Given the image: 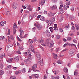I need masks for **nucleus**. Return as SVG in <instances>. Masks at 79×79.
<instances>
[{
  "label": "nucleus",
  "mask_w": 79,
  "mask_h": 79,
  "mask_svg": "<svg viewBox=\"0 0 79 79\" xmlns=\"http://www.w3.org/2000/svg\"><path fill=\"white\" fill-rule=\"evenodd\" d=\"M37 67V64H35L32 67V69L33 71H35V72H39V70H36Z\"/></svg>",
  "instance_id": "obj_1"
},
{
  "label": "nucleus",
  "mask_w": 79,
  "mask_h": 79,
  "mask_svg": "<svg viewBox=\"0 0 79 79\" xmlns=\"http://www.w3.org/2000/svg\"><path fill=\"white\" fill-rule=\"evenodd\" d=\"M14 27L13 28V34L15 35L16 32V24L15 23L14 25Z\"/></svg>",
  "instance_id": "obj_2"
},
{
  "label": "nucleus",
  "mask_w": 79,
  "mask_h": 79,
  "mask_svg": "<svg viewBox=\"0 0 79 79\" xmlns=\"http://www.w3.org/2000/svg\"><path fill=\"white\" fill-rule=\"evenodd\" d=\"M19 31H20V35H19V37L21 38V39H23V37L22 36L24 34V31L23 30L22 28H20L19 30Z\"/></svg>",
  "instance_id": "obj_3"
},
{
  "label": "nucleus",
  "mask_w": 79,
  "mask_h": 79,
  "mask_svg": "<svg viewBox=\"0 0 79 79\" xmlns=\"http://www.w3.org/2000/svg\"><path fill=\"white\" fill-rule=\"evenodd\" d=\"M29 48L31 50V52H33V53H34V47L33 45H31L29 46Z\"/></svg>",
  "instance_id": "obj_4"
},
{
  "label": "nucleus",
  "mask_w": 79,
  "mask_h": 79,
  "mask_svg": "<svg viewBox=\"0 0 79 79\" xmlns=\"http://www.w3.org/2000/svg\"><path fill=\"white\" fill-rule=\"evenodd\" d=\"M74 49H71L69 51V53L70 55H73V54L74 53Z\"/></svg>",
  "instance_id": "obj_5"
},
{
  "label": "nucleus",
  "mask_w": 79,
  "mask_h": 79,
  "mask_svg": "<svg viewBox=\"0 0 79 79\" xmlns=\"http://www.w3.org/2000/svg\"><path fill=\"white\" fill-rule=\"evenodd\" d=\"M17 6L18 4L14 3L13 4V8L14 9V10H15V9H16Z\"/></svg>",
  "instance_id": "obj_6"
},
{
  "label": "nucleus",
  "mask_w": 79,
  "mask_h": 79,
  "mask_svg": "<svg viewBox=\"0 0 79 79\" xmlns=\"http://www.w3.org/2000/svg\"><path fill=\"white\" fill-rule=\"evenodd\" d=\"M50 9L51 10H57V7H56V5H54L52 7L50 8Z\"/></svg>",
  "instance_id": "obj_7"
},
{
  "label": "nucleus",
  "mask_w": 79,
  "mask_h": 79,
  "mask_svg": "<svg viewBox=\"0 0 79 79\" xmlns=\"http://www.w3.org/2000/svg\"><path fill=\"white\" fill-rule=\"evenodd\" d=\"M45 0H42L39 2V4L40 5H44V4L45 3Z\"/></svg>",
  "instance_id": "obj_8"
},
{
  "label": "nucleus",
  "mask_w": 79,
  "mask_h": 79,
  "mask_svg": "<svg viewBox=\"0 0 79 79\" xmlns=\"http://www.w3.org/2000/svg\"><path fill=\"white\" fill-rule=\"evenodd\" d=\"M37 58H40V54L38 52H36Z\"/></svg>",
  "instance_id": "obj_9"
},
{
  "label": "nucleus",
  "mask_w": 79,
  "mask_h": 79,
  "mask_svg": "<svg viewBox=\"0 0 79 79\" xmlns=\"http://www.w3.org/2000/svg\"><path fill=\"white\" fill-rule=\"evenodd\" d=\"M6 12L7 16H10V10H7L6 11Z\"/></svg>",
  "instance_id": "obj_10"
},
{
  "label": "nucleus",
  "mask_w": 79,
  "mask_h": 79,
  "mask_svg": "<svg viewBox=\"0 0 79 79\" xmlns=\"http://www.w3.org/2000/svg\"><path fill=\"white\" fill-rule=\"evenodd\" d=\"M25 63H31V60L29 59H26L24 60V61Z\"/></svg>",
  "instance_id": "obj_11"
},
{
  "label": "nucleus",
  "mask_w": 79,
  "mask_h": 79,
  "mask_svg": "<svg viewBox=\"0 0 79 79\" xmlns=\"http://www.w3.org/2000/svg\"><path fill=\"white\" fill-rule=\"evenodd\" d=\"M13 58L11 59H8L6 60L7 62L8 63H11V62H13Z\"/></svg>",
  "instance_id": "obj_12"
},
{
  "label": "nucleus",
  "mask_w": 79,
  "mask_h": 79,
  "mask_svg": "<svg viewBox=\"0 0 79 79\" xmlns=\"http://www.w3.org/2000/svg\"><path fill=\"white\" fill-rule=\"evenodd\" d=\"M75 27L77 31H78L79 29V25L78 24L76 23L75 24Z\"/></svg>",
  "instance_id": "obj_13"
},
{
  "label": "nucleus",
  "mask_w": 79,
  "mask_h": 79,
  "mask_svg": "<svg viewBox=\"0 0 79 79\" xmlns=\"http://www.w3.org/2000/svg\"><path fill=\"white\" fill-rule=\"evenodd\" d=\"M53 58L54 59H56L58 58V56H57V54L53 53Z\"/></svg>",
  "instance_id": "obj_14"
},
{
  "label": "nucleus",
  "mask_w": 79,
  "mask_h": 79,
  "mask_svg": "<svg viewBox=\"0 0 79 79\" xmlns=\"http://www.w3.org/2000/svg\"><path fill=\"white\" fill-rule=\"evenodd\" d=\"M14 60L15 61H18L19 60V57L16 56L14 58Z\"/></svg>",
  "instance_id": "obj_15"
},
{
  "label": "nucleus",
  "mask_w": 79,
  "mask_h": 79,
  "mask_svg": "<svg viewBox=\"0 0 79 79\" xmlns=\"http://www.w3.org/2000/svg\"><path fill=\"white\" fill-rule=\"evenodd\" d=\"M37 27V29H39V30H40L41 29H42V26L41 25H39L38 26H36Z\"/></svg>",
  "instance_id": "obj_16"
},
{
  "label": "nucleus",
  "mask_w": 79,
  "mask_h": 79,
  "mask_svg": "<svg viewBox=\"0 0 79 79\" xmlns=\"http://www.w3.org/2000/svg\"><path fill=\"white\" fill-rule=\"evenodd\" d=\"M68 68H67L66 67H65L64 69V73H68Z\"/></svg>",
  "instance_id": "obj_17"
},
{
  "label": "nucleus",
  "mask_w": 79,
  "mask_h": 79,
  "mask_svg": "<svg viewBox=\"0 0 79 79\" xmlns=\"http://www.w3.org/2000/svg\"><path fill=\"white\" fill-rule=\"evenodd\" d=\"M28 10H32V8H31V6L29 5H27L26 6Z\"/></svg>",
  "instance_id": "obj_18"
},
{
  "label": "nucleus",
  "mask_w": 79,
  "mask_h": 79,
  "mask_svg": "<svg viewBox=\"0 0 79 79\" xmlns=\"http://www.w3.org/2000/svg\"><path fill=\"white\" fill-rule=\"evenodd\" d=\"M40 19L41 21H45V18L43 16H41L40 18Z\"/></svg>",
  "instance_id": "obj_19"
},
{
  "label": "nucleus",
  "mask_w": 79,
  "mask_h": 79,
  "mask_svg": "<svg viewBox=\"0 0 79 79\" xmlns=\"http://www.w3.org/2000/svg\"><path fill=\"white\" fill-rule=\"evenodd\" d=\"M6 22H1V23H0V24L1 25V26H4V24H6Z\"/></svg>",
  "instance_id": "obj_20"
},
{
  "label": "nucleus",
  "mask_w": 79,
  "mask_h": 79,
  "mask_svg": "<svg viewBox=\"0 0 79 79\" xmlns=\"http://www.w3.org/2000/svg\"><path fill=\"white\" fill-rule=\"evenodd\" d=\"M64 18V17H63V15H61L60 18V22L62 21H63V19Z\"/></svg>",
  "instance_id": "obj_21"
},
{
  "label": "nucleus",
  "mask_w": 79,
  "mask_h": 79,
  "mask_svg": "<svg viewBox=\"0 0 79 79\" xmlns=\"http://www.w3.org/2000/svg\"><path fill=\"white\" fill-rule=\"evenodd\" d=\"M72 39V38H71V37H68L67 38V40L68 41H71V40Z\"/></svg>",
  "instance_id": "obj_22"
},
{
  "label": "nucleus",
  "mask_w": 79,
  "mask_h": 79,
  "mask_svg": "<svg viewBox=\"0 0 79 79\" xmlns=\"http://www.w3.org/2000/svg\"><path fill=\"white\" fill-rule=\"evenodd\" d=\"M50 19L52 23H54V22H55V18L54 17H53L51 19Z\"/></svg>",
  "instance_id": "obj_23"
},
{
  "label": "nucleus",
  "mask_w": 79,
  "mask_h": 79,
  "mask_svg": "<svg viewBox=\"0 0 79 79\" xmlns=\"http://www.w3.org/2000/svg\"><path fill=\"white\" fill-rule=\"evenodd\" d=\"M13 46V44L11 43H8L7 45V47L8 48H10V47H11Z\"/></svg>",
  "instance_id": "obj_24"
},
{
  "label": "nucleus",
  "mask_w": 79,
  "mask_h": 79,
  "mask_svg": "<svg viewBox=\"0 0 79 79\" xmlns=\"http://www.w3.org/2000/svg\"><path fill=\"white\" fill-rule=\"evenodd\" d=\"M40 59L39 60H38V63H41V62H42V58H39Z\"/></svg>",
  "instance_id": "obj_25"
},
{
  "label": "nucleus",
  "mask_w": 79,
  "mask_h": 79,
  "mask_svg": "<svg viewBox=\"0 0 79 79\" xmlns=\"http://www.w3.org/2000/svg\"><path fill=\"white\" fill-rule=\"evenodd\" d=\"M22 72L23 73H26V68H23V69H22Z\"/></svg>",
  "instance_id": "obj_26"
},
{
  "label": "nucleus",
  "mask_w": 79,
  "mask_h": 79,
  "mask_svg": "<svg viewBox=\"0 0 79 79\" xmlns=\"http://www.w3.org/2000/svg\"><path fill=\"white\" fill-rule=\"evenodd\" d=\"M28 42L29 44H32L33 43V41L31 40V39H29L28 40Z\"/></svg>",
  "instance_id": "obj_27"
},
{
  "label": "nucleus",
  "mask_w": 79,
  "mask_h": 79,
  "mask_svg": "<svg viewBox=\"0 0 79 79\" xmlns=\"http://www.w3.org/2000/svg\"><path fill=\"white\" fill-rule=\"evenodd\" d=\"M59 31L60 32H63V28H60L59 29Z\"/></svg>",
  "instance_id": "obj_28"
},
{
  "label": "nucleus",
  "mask_w": 79,
  "mask_h": 79,
  "mask_svg": "<svg viewBox=\"0 0 79 79\" xmlns=\"http://www.w3.org/2000/svg\"><path fill=\"white\" fill-rule=\"evenodd\" d=\"M59 72L58 71H54V74H55V75H56V74H58Z\"/></svg>",
  "instance_id": "obj_29"
},
{
  "label": "nucleus",
  "mask_w": 79,
  "mask_h": 79,
  "mask_svg": "<svg viewBox=\"0 0 79 79\" xmlns=\"http://www.w3.org/2000/svg\"><path fill=\"white\" fill-rule=\"evenodd\" d=\"M4 39H5V37L4 36H0V40H3Z\"/></svg>",
  "instance_id": "obj_30"
},
{
  "label": "nucleus",
  "mask_w": 79,
  "mask_h": 79,
  "mask_svg": "<svg viewBox=\"0 0 79 79\" xmlns=\"http://www.w3.org/2000/svg\"><path fill=\"white\" fill-rule=\"evenodd\" d=\"M3 74H4V72L2 70H1L0 74L1 76H2L3 75Z\"/></svg>",
  "instance_id": "obj_31"
},
{
  "label": "nucleus",
  "mask_w": 79,
  "mask_h": 79,
  "mask_svg": "<svg viewBox=\"0 0 79 79\" xmlns=\"http://www.w3.org/2000/svg\"><path fill=\"white\" fill-rule=\"evenodd\" d=\"M33 40L34 42H36L37 40V39L36 38H34L33 39Z\"/></svg>",
  "instance_id": "obj_32"
},
{
  "label": "nucleus",
  "mask_w": 79,
  "mask_h": 79,
  "mask_svg": "<svg viewBox=\"0 0 79 79\" xmlns=\"http://www.w3.org/2000/svg\"><path fill=\"white\" fill-rule=\"evenodd\" d=\"M49 29L51 32H53V27H49Z\"/></svg>",
  "instance_id": "obj_33"
},
{
  "label": "nucleus",
  "mask_w": 79,
  "mask_h": 79,
  "mask_svg": "<svg viewBox=\"0 0 79 79\" xmlns=\"http://www.w3.org/2000/svg\"><path fill=\"white\" fill-rule=\"evenodd\" d=\"M10 38L11 40H14V38L13 37V35H11L10 36Z\"/></svg>",
  "instance_id": "obj_34"
},
{
  "label": "nucleus",
  "mask_w": 79,
  "mask_h": 79,
  "mask_svg": "<svg viewBox=\"0 0 79 79\" xmlns=\"http://www.w3.org/2000/svg\"><path fill=\"white\" fill-rule=\"evenodd\" d=\"M53 46V42H52L50 43V46H49V47H50L51 48V47H52Z\"/></svg>",
  "instance_id": "obj_35"
},
{
  "label": "nucleus",
  "mask_w": 79,
  "mask_h": 79,
  "mask_svg": "<svg viewBox=\"0 0 79 79\" xmlns=\"http://www.w3.org/2000/svg\"><path fill=\"white\" fill-rule=\"evenodd\" d=\"M10 78L11 79H16V78L15 76H12L10 77Z\"/></svg>",
  "instance_id": "obj_36"
},
{
  "label": "nucleus",
  "mask_w": 79,
  "mask_h": 79,
  "mask_svg": "<svg viewBox=\"0 0 79 79\" xmlns=\"http://www.w3.org/2000/svg\"><path fill=\"white\" fill-rule=\"evenodd\" d=\"M74 75L75 76H77V71H75L74 72Z\"/></svg>",
  "instance_id": "obj_37"
},
{
  "label": "nucleus",
  "mask_w": 79,
  "mask_h": 79,
  "mask_svg": "<svg viewBox=\"0 0 79 79\" xmlns=\"http://www.w3.org/2000/svg\"><path fill=\"white\" fill-rule=\"evenodd\" d=\"M21 72L20 71H17L15 72V74H19V73H21Z\"/></svg>",
  "instance_id": "obj_38"
},
{
  "label": "nucleus",
  "mask_w": 79,
  "mask_h": 79,
  "mask_svg": "<svg viewBox=\"0 0 79 79\" xmlns=\"http://www.w3.org/2000/svg\"><path fill=\"white\" fill-rule=\"evenodd\" d=\"M64 13V10H60L59 12L60 14H62V13Z\"/></svg>",
  "instance_id": "obj_39"
},
{
  "label": "nucleus",
  "mask_w": 79,
  "mask_h": 79,
  "mask_svg": "<svg viewBox=\"0 0 79 79\" xmlns=\"http://www.w3.org/2000/svg\"><path fill=\"white\" fill-rule=\"evenodd\" d=\"M23 50V49L21 47H19L18 48V50H19V51H21V50Z\"/></svg>",
  "instance_id": "obj_40"
},
{
  "label": "nucleus",
  "mask_w": 79,
  "mask_h": 79,
  "mask_svg": "<svg viewBox=\"0 0 79 79\" xmlns=\"http://www.w3.org/2000/svg\"><path fill=\"white\" fill-rule=\"evenodd\" d=\"M28 54H29L28 55V56L29 57H31V56H32V55H31V52H28Z\"/></svg>",
  "instance_id": "obj_41"
},
{
  "label": "nucleus",
  "mask_w": 79,
  "mask_h": 79,
  "mask_svg": "<svg viewBox=\"0 0 79 79\" xmlns=\"http://www.w3.org/2000/svg\"><path fill=\"white\" fill-rule=\"evenodd\" d=\"M70 4H71V2L69 1V2H67L66 3V5H70Z\"/></svg>",
  "instance_id": "obj_42"
},
{
  "label": "nucleus",
  "mask_w": 79,
  "mask_h": 79,
  "mask_svg": "<svg viewBox=\"0 0 79 79\" xmlns=\"http://www.w3.org/2000/svg\"><path fill=\"white\" fill-rule=\"evenodd\" d=\"M66 16L67 17V18H68V17H69L70 18H71V15H69V14H66Z\"/></svg>",
  "instance_id": "obj_43"
},
{
  "label": "nucleus",
  "mask_w": 79,
  "mask_h": 79,
  "mask_svg": "<svg viewBox=\"0 0 79 79\" xmlns=\"http://www.w3.org/2000/svg\"><path fill=\"white\" fill-rule=\"evenodd\" d=\"M64 10H67V6L64 5Z\"/></svg>",
  "instance_id": "obj_44"
},
{
  "label": "nucleus",
  "mask_w": 79,
  "mask_h": 79,
  "mask_svg": "<svg viewBox=\"0 0 79 79\" xmlns=\"http://www.w3.org/2000/svg\"><path fill=\"white\" fill-rule=\"evenodd\" d=\"M56 52H58L60 51V49L58 48H56Z\"/></svg>",
  "instance_id": "obj_45"
},
{
  "label": "nucleus",
  "mask_w": 79,
  "mask_h": 79,
  "mask_svg": "<svg viewBox=\"0 0 79 79\" xmlns=\"http://www.w3.org/2000/svg\"><path fill=\"white\" fill-rule=\"evenodd\" d=\"M63 5H60V7H59V9L60 10V9H62V8H63Z\"/></svg>",
  "instance_id": "obj_46"
},
{
  "label": "nucleus",
  "mask_w": 79,
  "mask_h": 79,
  "mask_svg": "<svg viewBox=\"0 0 79 79\" xmlns=\"http://www.w3.org/2000/svg\"><path fill=\"white\" fill-rule=\"evenodd\" d=\"M33 16L32 15H31L30 16H29V18L30 19H32V17Z\"/></svg>",
  "instance_id": "obj_47"
},
{
  "label": "nucleus",
  "mask_w": 79,
  "mask_h": 79,
  "mask_svg": "<svg viewBox=\"0 0 79 79\" xmlns=\"http://www.w3.org/2000/svg\"><path fill=\"white\" fill-rule=\"evenodd\" d=\"M47 75L45 74L44 75V79H47Z\"/></svg>",
  "instance_id": "obj_48"
},
{
  "label": "nucleus",
  "mask_w": 79,
  "mask_h": 79,
  "mask_svg": "<svg viewBox=\"0 0 79 79\" xmlns=\"http://www.w3.org/2000/svg\"><path fill=\"white\" fill-rule=\"evenodd\" d=\"M37 0H31V2H33L35 3V2H36Z\"/></svg>",
  "instance_id": "obj_49"
},
{
  "label": "nucleus",
  "mask_w": 79,
  "mask_h": 79,
  "mask_svg": "<svg viewBox=\"0 0 79 79\" xmlns=\"http://www.w3.org/2000/svg\"><path fill=\"white\" fill-rule=\"evenodd\" d=\"M10 29H8V33H7V35H10Z\"/></svg>",
  "instance_id": "obj_50"
},
{
  "label": "nucleus",
  "mask_w": 79,
  "mask_h": 79,
  "mask_svg": "<svg viewBox=\"0 0 79 79\" xmlns=\"http://www.w3.org/2000/svg\"><path fill=\"white\" fill-rule=\"evenodd\" d=\"M57 63L58 64H59L60 63H61V60H58L57 61Z\"/></svg>",
  "instance_id": "obj_51"
},
{
  "label": "nucleus",
  "mask_w": 79,
  "mask_h": 79,
  "mask_svg": "<svg viewBox=\"0 0 79 79\" xmlns=\"http://www.w3.org/2000/svg\"><path fill=\"white\" fill-rule=\"evenodd\" d=\"M34 76L36 77V78H37L39 76V75L36 74L34 75Z\"/></svg>",
  "instance_id": "obj_52"
},
{
  "label": "nucleus",
  "mask_w": 79,
  "mask_h": 79,
  "mask_svg": "<svg viewBox=\"0 0 79 79\" xmlns=\"http://www.w3.org/2000/svg\"><path fill=\"white\" fill-rule=\"evenodd\" d=\"M32 30L33 32H35V27H34L33 28H32Z\"/></svg>",
  "instance_id": "obj_53"
},
{
  "label": "nucleus",
  "mask_w": 79,
  "mask_h": 79,
  "mask_svg": "<svg viewBox=\"0 0 79 79\" xmlns=\"http://www.w3.org/2000/svg\"><path fill=\"white\" fill-rule=\"evenodd\" d=\"M26 35H27V34L25 35L23 37H22V38L26 39V38L27 37Z\"/></svg>",
  "instance_id": "obj_54"
},
{
  "label": "nucleus",
  "mask_w": 79,
  "mask_h": 79,
  "mask_svg": "<svg viewBox=\"0 0 79 79\" xmlns=\"http://www.w3.org/2000/svg\"><path fill=\"white\" fill-rule=\"evenodd\" d=\"M51 79H55V76H53L51 77Z\"/></svg>",
  "instance_id": "obj_55"
},
{
  "label": "nucleus",
  "mask_w": 79,
  "mask_h": 79,
  "mask_svg": "<svg viewBox=\"0 0 79 79\" xmlns=\"http://www.w3.org/2000/svg\"><path fill=\"white\" fill-rule=\"evenodd\" d=\"M50 15H51V16H54V15H55V13L51 12L50 13Z\"/></svg>",
  "instance_id": "obj_56"
},
{
  "label": "nucleus",
  "mask_w": 79,
  "mask_h": 79,
  "mask_svg": "<svg viewBox=\"0 0 79 79\" xmlns=\"http://www.w3.org/2000/svg\"><path fill=\"white\" fill-rule=\"evenodd\" d=\"M2 57L3 56H5V57H6V56L5 55V53H3L2 54Z\"/></svg>",
  "instance_id": "obj_57"
},
{
  "label": "nucleus",
  "mask_w": 79,
  "mask_h": 79,
  "mask_svg": "<svg viewBox=\"0 0 79 79\" xmlns=\"http://www.w3.org/2000/svg\"><path fill=\"white\" fill-rule=\"evenodd\" d=\"M17 53L18 54H21V52H20V51L19 50L17 51Z\"/></svg>",
  "instance_id": "obj_58"
},
{
  "label": "nucleus",
  "mask_w": 79,
  "mask_h": 79,
  "mask_svg": "<svg viewBox=\"0 0 79 79\" xmlns=\"http://www.w3.org/2000/svg\"><path fill=\"white\" fill-rule=\"evenodd\" d=\"M67 50V49H65L64 50H63L62 52H61V53L63 52H64L65 51H66Z\"/></svg>",
  "instance_id": "obj_59"
},
{
  "label": "nucleus",
  "mask_w": 79,
  "mask_h": 79,
  "mask_svg": "<svg viewBox=\"0 0 79 79\" xmlns=\"http://www.w3.org/2000/svg\"><path fill=\"white\" fill-rule=\"evenodd\" d=\"M28 55V53L27 52H25L24 53V55L26 56L27 55Z\"/></svg>",
  "instance_id": "obj_60"
},
{
  "label": "nucleus",
  "mask_w": 79,
  "mask_h": 79,
  "mask_svg": "<svg viewBox=\"0 0 79 79\" xmlns=\"http://www.w3.org/2000/svg\"><path fill=\"white\" fill-rule=\"evenodd\" d=\"M0 67L2 69L3 68V64H1L0 65Z\"/></svg>",
  "instance_id": "obj_61"
},
{
  "label": "nucleus",
  "mask_w": 79,
  "mask_h": 79,
  "mask_svg": "<svg viewBox=\"0 0 79 79\" xmlns=\"http://www.w3.org/2000/svg\"><path fill=\"white\" fill-rule=\"evenodd\" d=\"M44 41V39H42L41 40V44H43Z\"/></svg>",
  "instance_id": "obj_62"
},
{
  "label": "nucleus",
  "mask_w": 79,
  "mask_h": 79,
  "mask_svg": "<svg viewBox=\"0 0 79 79\" xmlns=\"http://www.w3.org/2000/svg\"><path fill=\"white\" fill-rule=\"evenodd\" d=\"M32 77H34V76L32 75L29 77V79H32Z\"/></svg>",
  "instance_id": "obj_63"
},
{
  "label": "nucleus",
  "mask_w": 79,
  "mask_h": 79,
  "mask_svg": "<svg viewBox=\"0 0 79 79\" xmlns=\"http://www.w3.org/2000/svg\"><path fill=\"white\" fill-rule=\"evenodd\" d=\"M60 79V77L59 76L55 77V79Z\"/></svg>",
  "instance_id": "obj_64"
}]
</instances>
